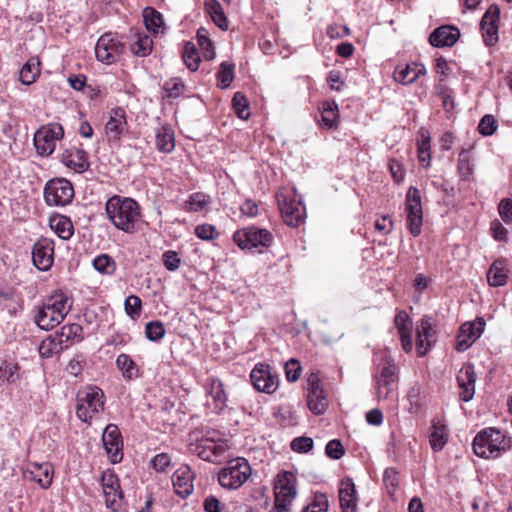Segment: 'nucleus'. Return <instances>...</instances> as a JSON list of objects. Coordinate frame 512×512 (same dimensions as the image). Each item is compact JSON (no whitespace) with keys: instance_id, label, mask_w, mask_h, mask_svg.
<instances>
[{"instance_id":"46","label":"nucleus","mask_w":512,"mask_h":512,"mask_svg":"<svg viewBox=\"0 0 512 512\" xmlns=\"http://www.w3.org/2000/svg\"><path fill=\"white\" fill-rule=\"evenodd\" d=\"M62 340L57 341L56 338L48 336L39 345V354L43 358H50L54 353L57 352L60 347Z\"/></svg>"},{"instance_id":"57","label":"nucleus","mask_w":512,"mask_h":512,"mask_svg":"<svg viewBox=\"0 0 512 512\" xmlns=\"http://www.w3.org/2000/svg\"><path fill=\"white\" fill-rule=\"evenodd\" d=\"M325 452L328 457L334 460H339L345 454V450L340 440L333 439L326 445Z\"/></svg>"},{"instance_id":"19","label":"nucleus","mask_w":512,"mask_h":512,"mask_svg":"<svg viewBox=\"0 0 512 512\" xmlns=\"http://www.w3.org/2000/svg\"><path fill=\"white\" fill-rule=\"evenodd\" d=\"M500 9L497 5H491L484 13L481 20L482 36L487 46H493L498 41V22Z\"/></svg>"},{"instance_id":"52","label":"nucleus","mask_w":512,"mask_h":512,"mask_svg":"<svg viewBox=\"0 0 512 512\" xmlns=\"http://www.w3.org/2000/svg\"><path fill=\"white\" fill-rule=\"evenodd\" d=\"M318 397H311V395H307L308 407L312 413L315 415H321L325 412L326 409V397L325 394L317 395Z\"/></svg>"},{"instance_id":"4","label":"nucleus","mask_w":512,"mask_h":512,"mask_svg":"<svg viewBox=\"0 0 512 512\" xmlns=\"http://www.w3.org/2000/svg\"><path fill=\"white\" fill-rule=\"evenodd\" d=\"M510 448V440L495 428L481 430L473 440L474 453L485 459L498 458Z\"/></svg>"},{"instance_id":"35","label":"nucleus","mask_w":512,"mask_h":512,"mask_svg":"<svg viewBox=\"0 0 512 512\" xmlns=\"http://www.w3.org/2000/svg\"><path fill=\"white\" fill-rule=\"evenodd\" d=\"M116 366L122 372V375L127 380H132L140 377V371L132 358L122 353L116 359Z\"/></svg>"},{"instance_id":"38","label":"nucleus","mask_w":512,"mask_h":512,"mask_svg":"<svg viewBox=\"0 0 512 512\" xmlns=\"http://www.w3.org/2000/svg\"><path fill=\"white\" fill-rule=\"evenodd\" d=\"M447 443V428L440 422H433L430 436L431 448L434 451H440Z\"/></svg>"},{"instance_id":"27","label":"nucleus","mask_w":512,"mask_h":512,"mask_svg":"<svg viewBox=\"0 0 512 512\" xmlns=\"http://www.w3.org/2000/svg\"><path fill=\"white\" fill-rule=\"evenodd\" d=\"M460 37V31L453 26H440L429 37V42L434 47H451Z\"/></svg>"},{"instance_id":"23","label":"nucleus","mask_w":512,"mask_h":512,"mask_svg":"<svg viewBox=\"0 0 512 512\" xmlns=\"http://www.w3.org/2000/svg\"><path fill=\"white\" fill-rule=\"evenodd\" d=\"M195 474L190 466L182 465L179 467L172 476L173 487L175 493L182 498L188 497L194 490Z\"/></svg>"},{"instance_id":"55","label":"nucleus","mask_w":512,"mask_h":512,"mask_svg":"<svg viewBox=\"0 0 512 512\" xmlns=\"http://www.w3.org/2000/svg\"><path fill=\"white\" fill-rule=\"evenodd\" d=\"M142 302L141 299L136 295H130L125 300V311L127 315L134 318L139 316L141 313Z\"/></svg>"},{"instance_id":"24","label":"nucleus","mask_w":512,"mask_h":512,"mask_svg":"<svg viewBox=\"0 0 512 512\" xmlns=\"http://www.w3.org/2000/svg\"><path fill=\"white\" fill-rule=\"evenodd\" d=\"M61 162L76 173H84L90 167L88 154L80 148L72 147L65 149L60 158Z\"/></svg>"},{"instance_id":"15","label":"nucleus","mask_w":512,"mask_h":512,"mask_svg":"<svg viewBox=\"0 0 512 512\" xmlns=\"http://www.w3.org/2000/svg\"><path fill=\"white\" fill-rule=\"evenodd\" d=\"M254 388L266 394H272L278 388V376L268 364L255 365L250 373Z\"/></svg>"},{"instance_id":"42","label":"nucleus","mask_w":512,"mask_h":512,"mask_svg":"<svg viewBox=\"0 0 512 512\" xmlns=\"http://www.w3.org/2000/svg\"><path fill=\"white\" fill-rule=\"evenodd\" d=\"M143 19L146 29L152 32H157L164 23L162 14L152 7L143 10Z\"/></svg>"},{"instance_id":"14","label":"nucleus","mask_w":512,"mask_h":512,"mask_svg":"<svg viewBox=\"0 0 512 512\" xmlns=\"http://www.w3.org/2000/svg\"><path fill=\"white\" fill-rule=\"evenodd\" d=\"M124 44L112 33L103 34L95 46L97 60L106 64L116 62L124 53Z\"/></svg>"},{"instance_id":"40","label":"nucleus","mask_w":512,"mask_h":512,"mask_svg":"<svg viewBox=\"0 0 512 512\" xmlns=\"http://www.w3.org/2000/svg\"><path fill=\"white\" fill-rule=\"evenodd\" d=\"M197 41L206 60H212L215 57L214 44L209 38L208 31L201 27L197 31Z\"/></svg>"},{"instance_id":"20","label":"nucleus","mask_w":512,"mask_h":512,"mask_svg":"<svg viewBox=\"0 0 512 512\" xmlns=\"http://www.w3.org/2000/svg\"><path fill=\"white\" fill-rule=\"evenodd\" d=\"M54 243L48 238H41L35 242L32 249L34 265L41 271H47L53 264Z\"/></svg>"},{"instance_id":"63","label":"nucleus","mask_w":512,"mask_h":512,"mask_svg":"<svg viewBox=\"0 0 512 512\" xmlns=\"http://www.w3.org/2000/svg\"><path fill=\"white\" fill-rule=\"evenodd\" d=\"M162 259L165 268L169 271H175L180 266L181 260L175 251L168 250L164 252L162 255Z\"/></svg>"},{"instance_id":"33","label":"nucleus","mask_w":512,"mask_h":512,"mask_svg":"<svg viewBox=\"0 0 512 512\" xmlns=\"http://www.w3.org/2000/svg\"><path fill=\"white\" fill-rule=\"evenodd\" d=\"M49 225L52 230L63 240L73 236L74 228L71 220L63 215H55L50 218Z\"/></svg>"},{"instance_id":"36","label":"nucleus","mask_w":512,"mask_h":512,"mask_svg":"<svg viewBox=\"0 0 512 512\" xmlns=\"http://www.w3.org/2000/svg\"><path fill=\"white\" fill-rule=\"evenodd\" d=\"M205 9L211 16L213 22L222 30L228 29L227 17L222 5L218 0H205Z\"/></svg>"},{"instance_id":"45","label":"nucleus","mask_w":512,"mask_h":512,"mask_svg":"<svg viewBox=\"0 0 512 512\" xmlns=\"http://www.w3.org/2000/svg\"><path fill=\"white\" fill-rule=\"evenodd\" d=\"M208 203L209 201L207 200V196L203 193L197 192L189 196V199L185 202L184 209L187 212H199L203 210Z\"/></svg>"},{"instance_id":"29","label":"nucleus","mask_w":512,"mask_h":512,"mask_svg":"<svg viewBox=\"0 0 512 512\" xmlns=\"http://www.w3.org/2000/svg\"><path fill=\"white\" fill-rule=\"evenodd\" d=\"M206 391L210 395L214 410L221 412L227 406V394L223 383L218 378H210L206 384Z\"/></svg>"},{"instance_id":"51","label":"nucleus","mask_w":512,"mask_h":512,"mask_svg":"<svg viewBox=\"0 0 512 512\" xmlns=\"http://www.w3.org/2000/svg\"><path fill=\"white\" fill-rule=\"evenodd\" d=\"M458 171L463 179H468L473 174V166L465 150H462L459 154Z\"/></svg>"},{"instance_id":"44","label":"nucleus","mask_w":512,"mask_h":512,"mask_svg":"<svg viewBox=\"0 0 512 512\" xmlns=\"http://www.w3.org/2000/svg\"><path fill=\"white\" fill-rule=\"evenodd\" d=\"M234 64L222 62L217 72L218 86L222 89L228 88L234 79Z\"/></svg>"},{"instance_id":"5","label":"nucleus","mask_w":512,"mask_h":512,"mask_svg":"<svg viewBox=\"0 0 512 512\" xmlns=\"http://www.w3.org/2000/svg\"><path fill=\"white\" fill-rule=\"evenodd\" d=\"M191 450L202 460L215 462L221 458L228 449L226 440H223L216 431H207L199 436V432L190 434Z\"/></svg>"},{"instance_id":"62","label":"nucleus","mask_w":512,"mask_h":512,"mask_svg":"<svg viewBox=\"0 0 512 512\" xmlns=\"http://www.w3.org/2000/svg\"><path fill=\"white\" fill-rule=\"evenodd\" d=\"M286 378L290 382H295L301 374V366L297 359H290L285 366Z\"/></svg>"},{"instance_id":"21","label":"nucleus","mask_w":512,"mask_h":512,"mask_svg":"<svg viewBox=\"0 0 512 512\" xmlns=\"http://www.w3.org/2000/svg\"><path fill=\"white\" fill-rule=\"evenodd\" d=\"M485 327V321L477 318L475 322L462 324L457 337L456 349L460 352L467 350L481 335Z\"/></svg>"},{"instance_id":"60","label":"nucleus","mask_w":512,"mask_h":512,"mask_svg":"<svg viewBox=\"0 0 512 512\" xmlns=\"http://www.w3.org/2000/svg\"><path fill=\"white\" fill-rule=\"evenodd\" d=\"M418 160L423 167H428L430 165L431 155L429 137L418 144Z\"/></svg>"},{"instance_id":"49","label":"nucleus","mask_w":512,"mask_h":512,"mask_svg":"<svg viewBox=\"0 0 512 512\" xmlns=\"http://www.w3.org/2000/svg\"><path fill=\"white\" fill-rule=\"evenodd\" d=\"M414 63L408 64L401 69H397L394 73V78L397 82L408 85L417 80V74H414Z\"/></svg>"},{"instance_id":"18","label":"nucleus","mask_w":512,"mask_h":512,"mask_svg":"<svg viewBox=\"0 0 512 512\" xmlns=\"http://www.w3.org/2000/svg\"><path fill=\"white\" fill-rule=\"evenodd\" d=\"M102 441L112 463H118L123 457V441L119 428L109 424L104 429Z\"/></svg>"},{"instance_id":"22","label":"nucleus","mask_w":512,"mask_h":512,"mask_svg":"<svg viewBox=\"0 0 512 512\" xmlns=\"http://www.w3.org/2000/svg\"><path fill=\"white\" fill-rule=\"evenodd\" d=\"M457 383L460 389L459 397L463 402L470 401L475 394L476 373L470 363L464 364L457 374Z\"/></svg>"},{"instance_id":"2","label":"nucleus","mask_w":512,"mask_h":512,"mask_svg":"<svg viewBox=\"0 0 512 512\" xmlns=\"http://www.w3.org/2000/svg\"><path fill=\"white\" fill-rule=\"evenodd\" d=\"M71 310V303L63 292H55L37 307L34 321L42 330H50L63 322Z\"/></svg>"},{"instance_id":"1","label":"nucleus","mask_w":512,"mask_h":512,"mask_svg":"<svg viewBox=\"0 0 512 512\" xmlns=\"http://www.w3.org/2000/svg\"><path fill=\"white\" fill-rule=\"evenodd\" d=\"M373 362L375 369L372 379L375 396L378 401L389 400L397 390L399 380L398 366L385 351L376 353Z\"/></svg>"},{"instance_id":"17","label":"nucleus","mask_w":512,"mask_h":512,"mask_svg":"<svg viewBox=\"0 0 512 512\" xmlns=\"http://www.w3.org/2000/svg\"><path fill=\"white\" fill-rule=\"evenodd\" d=\"M436 326L432 317L424 316L416 326V347L420 357L425 356L436 342Z\"/></svg>"},{"instance_id":"59","label":"nucleus","mask_w":512,"mask_h":512,"mask_svg":"<svg viewBox=\"0 0 512 512\" xmlns=\"http://www.w3.org/2000/svg\"><path fill=\"white\" fill-rule=\"evenodd\" d=\"M437 94L442 100L443 108L450 112L454 109V99L452 97V91L449 87L444 85H439L437 87Z\"/></svg>"},{"instance_id":"28","label":"nucleus","mask_w":512,"mask_h":512,"mask_svg":"<svg viewBox=\"0 0 512 512\" xmlns=\"http://www.w3.org/2000/svg\"><path fill=\"white\" fill-rule=\"evenodd\" d=\"M126 124L125 110L120 107L112 109L109 120L105 125V131L109 140H119Z\"/></svg>"},{"instance_id":"6","label":"nucleus","mask_w":512,"mask_h":512,"mask_svg":"<svg viewBox=\"0 0 512 512\" xmlns=\"http://www.w3.org/2000/svg\"><path fill=\"white\" fill-rule=\"evenodd\" d=\"M251 467L244 458H235L227 462L218 473L221 487L228 490L240 488L250 477Z\"/></svg>"},{"instance_id":"25","label":"nucleus","mask_w":512,"mask_h":512,"mask_svg":"<svg viewBox=\"0 0 512 512\" xmlns=\"http://www.w3.org/2000/svg\"><path fill=\"white\" fill-rule=\"evenodd\" d=\"M339 502L342 512H357L356 488L353 480L349 477L340 482Z\"/></svg>"},{"instance_id":"39","label":"nucleus","mask_w":512,"mask_h":512,"mask_svg":"<svg viewBox=\"0 0 512 512\" xmlns=\"http://www.w3.org/2000/svg\"><path fill=\"white\" fill-rule=\"evenodd\" d=\"M182 58L187 68L194 72L199 68L200 57L196 45L192 42H187L184 46Z\"/></svg>"},{"instance_id":"3","label":"nucleus","mask_w":512,"mask_h":512,"mask_svg":"<svg viewBox=\"0 0 512 512\" xmlns=\"http://www.w3.org/2000/svg\"><path fill=\"white\" fill-rule=\"evenodd\" d=\"M106 213L113 225L127 233L136 229L141 213L138 203L131 198L111 197L106 203Z\"/></svg>"},{"instance_id":"41","label":"nucleus","mask_w":512,"mask_h":512,"mask_svg":"<svg viewBox=\"0 0 512 512\" xmlns=\"http://www.w3.org/2000/svg\"><path fill=\"white\" fill-rule=\"evenodd\" d=\"M156 147L160 152L169 153L174 147V137L170 129L162 127L156 134Z\"/></svg>"},{"instance_id":"10","label":"nucleus","mask_w":512,"mask_h":512,"mask_svg":"<svg viewBox=\"0 0 512 512\" xmlns=\"http://www.w3.org/2000/svg\"><path fill=\"white\" fill-rule=\"evenodd\" d=\"M64 136V129L58 123H49L41 126L34 133V146L38 155L47 157L51 155L55 148L56 142Z\"/></svg>"},{"instance_id":"30","label":"nucleus","mask_w":512,"mask_h":512,"mask_svg":"<svg viewBox=\"0 0 512 512\" xmlns=\"http://www.w3.org/2000/svg\"><path fill=\"white\" fill-rule=\"evenodd\" d=\"M508 280V269L506 260L497 259L490 266L487 272V281L490 286H504Z\"/></svg>"},{"instance_id":"50","label":"nucleus","mask_w":512,"mask_h":512,"mask_svg":"<svg viewBox=\"0 0 512 512\" xmlns=\"http://www.w3.org/2000/svg\"><path fill=\"white\" fill-rule=\"evenodd\" d=\"M233 108L237 116L241 119H247L250 115L248 111V103L244 94L236 92L232 99Z\"/></svg>"},{"instance_id":"37","label":"nucleus","mask_w":512,"mask_h":512,"mask_svg":"<svg viewBox=\"0 0 512 512\" xmlns=\"http://www.w3.org/2000/svg\"><path fill=\"white\" fill-rule=\"evenodd\" d=\"M153 49V41L147 34H137V39L131 44L130 50L137 57L148 56Z\"/></svg>"},{"instance_id":"31","label":"nucleus","mask_w":512,"mask_h":512,"mask_svg":"<svg viewBox=\"0 0 512 512\" xmlns=\"http://www.w3.org/2000/svg\"><path fill=\"white\" fill-rule=\"evenodd\" d=\"M426 389L424 386H422L419 383H415L412 385L407 393V400L409 402V408L408 411L411 414H417L420 409L425 405L426 403Z\"/></svg>"},{"instance_id":"26","label":"nucleus","mask_w":512,"mask_h":512,"mask_svg":"<svg viewBox=\"0 0 512 512\" xmlns=\"http://www.w3.org/2000/svg\"><path fill=\"white\" fill-rule=\"evenodd\" d=\"M52 466L49 463H29L24 475L46 489L52 483Z\"/></svg>"},{"instance_id":"54","label":"nucleus","mask_w":512,"mask_h":512,"mask_svg":"<svg viewBox=\"0 0 512 512\" xmlns=\"http://www.w3.org/2000/svg\"><path fill=\"white\" fill-rule=\"evenodd\" d=\"M321 394H324V390L321 386L319 375L317 373H310L307 378V395L317 398V395Z\"/></svg>"},{"instance_id":"48","label":"nucleus","mask_w":512,"mask_h":512,"mask_svg":"<svg viewBox=\"0 0 512 512\" xmlns=\"http://www.w3.org/2000/svg\"><path fill=\"white\" fill-rule=\"evenodd\" d=\"M394 324L400 335L412 334V320L406 311H399L395 315Z\"/></svg>"},{"instance_id":"12","label":"nucleus","mask_w":512,"mask_h":512,"mask_svg":"<svg viewBox=\"0 0 512 512\" xmlns=\"http://www.w3.org/2000/svg\"><path fill=\"white\" fill-rule=\"evenodd\" d=\"M405 210L407 213V228L414 237H417L421 234L423 211L420 191L416 187H410L408 189L405 200Z\"/></svg>"},{"instance_id":"64","label":"nucleus","mask_w":512,"mask_h":512,"mask_svg":"<svg viewBox=\"0 0 512 512\" xmlns=\"http://www.w3.org/2000/svg\"><path fill=\"white\" fill-rule=\"evenodd\" d=\"M498 212L505 223H512V199H502L498 206Z\"/></svg>"},{"instance_id":"9","label":"nucleus","mask_w":512,"mask_h":512,"mask_svg":"<svg viewBox=\"0 0 512 512\" xmlns=\"http://www.w3.org/2000/svg\"><path fill=\"white\" fill-rule=\"evenodd\" d=\"M233 240L239 248L251 250L253 248H267L271 246L274 236L267 229L248 226L237 230L233 234Z\"/></svg>"},{"instance_id":"11","label":"nucleus","mask_w":512,"mask_h":512,"mask_svg":"<svg viewBox=\"0 0 512 512\" xmlns=\"http://www.w3.org/2000/svg\"><path fill=\"white\" fill-rule=\"evenodd\" d=\"M73 197L72 183L65 178L51 179L44 187V199L48 206H65Z\"/></svg>"},{"instance_id":"16","label":"nucleus","mask_w":512,"mask_h":512,"mask_svg":"<svg viewBox=\"0 0 512 512\" xmlns=\"http://www.w3.org/2000/svg\"><path fill=\"white\" fill-rule=\"evenodd\" d=\"M279 209L284 222L292 227H298L303 223L305 207L294 196L282 195L278 198Z\"/></svg>"},{"instance_id":"7","label":"nucleus","mask_w":512,"mask_h":512,"mask_svg":"<svg viewBox=\"0 0 512 512\" xmlns=\"http://www.w3.org/2000/svg\"><path fill=\"white\" fill-rule=\"evenodd\" d=\"M296 476L290 471L279 473L274 485L275 512H289V507L297 495Z\"/></svg>"},{"instance_id":"53","label":"nucleus","mask_w":512,"mask_h":512,"mask_svg":"<svg viewBox=\"0 0 512 512\" xmlns=\"http://www.w3.org/2000/svg\"><path fill=\"white\" fill-rule=\"evenodd\" d=\"M497 129V123L492 115H484L478 125V131L484 136L494 134Z\"/></svg>"},{"instance_id":"13","label":"nucleus","mask_w":512,"mask_h":512,"mask_svg":"<svg viewBox=\"0 0 512 512\" xmlns=\"http://www.w3.org/2000/svg\"><path fill=\"white\" fill-rule=\"evenodd\" d=\"M100 483L106 507L113 512H118L123 505L124 496L117 475L108 469L102 473Z\"/></svg>"},{"instance_id":"47","label":"nucleus","mask_w":512,"mask_h":512,"mask_svg":"<svg viewBox=\"0 0 512 512\" xmlns=\"http://www.w3.org/2000/svg\"><path fill=\"white\" fill-rule=\"evenodd\" d=\"M164 324L160 321H150L146 324L145 334L150 341H159L165 335Z\"/></svg>"},{"instance_id":"56","label":"nucleus","mask_w":512,"mask_h":512,"mask_svg":"<svg viewBox=\"0 0 512 512\" xmlns=\"http://www.w3.org/2000/svg\"><path fill=\"white\" fill-rule=\"evenodd\" d=\"M184 84L180 79L174 78L166 81L164 83V90L167 93V96L169 98H176L180 96V94L184 90Z\"/></svg>"},{"instance_id":"58","label":"nucleus","mask_w":512,"mask_h":512,"mask_svg":"<svg viewBox=\"0 0 512 512\" xmlns=\"http://www.w3.org/2000/svg\"><path fill=\"white\" fill-rule=\"evenodd\" d=\"M328 499L324 494H316L314 500L302 512H327Z\"/></svg>"},{"instance_id":"61","label":"nucleus","mask_w":512,"mask_h":512,"mask_svg":"<svg viewBox=\"0 0 512 512\" xmlns=\"http://www.w3.org/2000/svg\"><path fill=\"white\" fill-rule=\"evenodd\" d=\"M195 234L202 240H213L219 235V233L216 231V228L210 224H201L196 226Z\"/></svg>"},{"instance_id":"43","label":"nucleus","mask_w":512,"mask_h":512,"mask_svg":"<svg viewBox=\"0 0 512 512\" xmlns=\"http://www.w3.org/2000/svg\"><path fill=\"white\" fill-rule=\"evenodd\" d=\"M93 267L101 274L112 275L116 270V263L111 256L101 254L93 260Z\"/></svg>"},{"instance_id":"34","label":"nucleus","mask_w":512,"mask_h":512,"mask_svg":"<svg viewBox=\"0 0 512 512\" xmlns=\"http://www.w3.org/2000/svg\"><path fill=\"white\" fill-rule=\"evenodd\" d=\"M40 65L41 63L38 57H30L20 70V81L24 85L34 83L40 75Z\"/></svg>"},{"instance_id":"8","label":"nucleus","mask_w":512,"mask_h":512,"mask_svg":"<svg viewBox=\"0 0 512 512\" xmlns=\"http://www.w3.org/2000/svg\"><path fill=\"white\" fill-rule=\"evenodd\" d=\"M104 393L98 387H88L77 394L76 414L83 422H89L94 414L104 408Z\"/></svg>"},{"instance_id":"32","label":"nucleus","mask_w":512,"mask_h":512,"mask_svg":"<svg viewBox=\"0 0 512 512\" xmlns=\"http://www.w3.org/2000/svg\"><path fill=\"white\" fill-rule=\"evenodd\" d=\"M321 112V122L328 129L338 126L339 111L334 101H323L319 106Z\"/></svg>"}]
</instances>
